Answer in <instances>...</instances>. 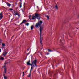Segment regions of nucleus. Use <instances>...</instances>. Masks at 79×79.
I'll return each mask as SVG.
<instances>
[{
	"mask_svg": "<svg viewBox=\"0 0 79 79\" xmlns=\"http://www.w3.org/2000/svg\"><path fill=\"white\" fill-rule=\"evenodd\" d=\"M42 23V21H38V23H36L35 26L36 27H38L39 28V27H40V41H42L43 40V39L42 37V30L43 29V28L42 27H40L41 26V24Z\"/></svg>",
	"mask_w": 79,
	"mask_h": 79,
	"instance_id": "f257e3e1",
	"label": "nucleus"
},
{
	"mask_svg": "<svg viewBox=\"0 0 79 79\" xmlns=\"http://www.w3.org/2000/svg\"><path fill=\"white\" fill-rule=\"evenodd\" d=\"M27 65L31 66L33 67L34 66V65H35V66H37V60H34L32 62V64H30V60H29L28 62H27Z\"/></svg>",
	"mask_w": 79,
	"mask_h": 79,
	"instance_id": "f03ea898",
	"label": "nucleus"
},
{
	"mask_svg": "<svg viewBox=\"0 0 79 79\" xmlns=\"http://www.w3.org/2000/svg\"><path fill=\"white\" fill-rule=\"evenodd\" d=\"M35 16L38 19H40V15L38 14L35 13Z\"/></svg>",
	"mask_w": 79,
	"mask_h": 79,
	"instance_id": "7ed1b4c3",
	"label": "nucleus"
},
{
	"mask_svg": "<svg viewBox=\"0 0 79 79\" xmlns=\"http://www.w3.org/2000/svg\"><path fill=\"white\" fill-rule=\"evenodd\" d=\"M3 13L2 12H1L0 14V19H2L3 18Z\"/></svg>",
	"mask_w": 79,
	"mask_h": 79,
	"instance_id": "20e7f679",
	"label": "nucleus"
},
{
	"mask_svg": "<svg viewBox=\"0 0 79 79\" xmlns=\"http://www.w3.org/2000/svg\"><path fill=\"white\" fill-rule=\"evenodd\" d=\"M26 21H27L26 20H23L22 22L20 24L21 25V24H23V23H24L26 22Z\"/></svg>",
	"mask_w": 79,
	"mask_h": 79,
	"instance_id": "39448f33",
	"label": "nucleus"
},
{
	"mask_svg": "<svg viewBox=\"0 0 79 79\" xmlns=\"http://www.w3.org/2000/svg\"><path fill=\"white\" fill-rule=\"evenodd\" d=\"M6 71H7V69L6 68H4V73H6Z\"/></svg>",
	"mask_w": 79,
	"mask_h": 79,
	"instance_id": "423d86ee",
	"label": "nucleus"
},
{
	"mask_svg": "<svg viewBox=\"0 0 79 79\" xmlns=\"http://www.w3.org/2000/svg\"><path fill=\"white\" fill-rule=\"evenodd\" d=\"M55 8L57 10H58V5H57V4H56L55 6Z\"/></svg>",
	"mask_w": 79,
	"mask_h": 79,
	"instance_id": "0eeeda50",
	"label": "nucleus"
},
{
	"mask_svg": "<svg viewBox=\"0 0 79 79\" xmlns=\"http://www.w3.org/2000/svg\"><path fill=\"white\" fill-rule=\"evenodd\" d=\"M7 5L8 6H9V7H10V6H11V4L8 3V2H7Z\"/></svg>",
	"mask_w": 79,
	"mask_h": 79,
	"instance_id": "6e6552de",
	"label": "nucleus"
},
{
	"mask_svg": "<svg viewBox=\"0 0 79 79\" xmlns=\"http://www.w3.org/2000/svg\"><path fill=\"white\" fill-rule=\"evenodd\" d=\"M7 54V52H6V51H5V52L3 53V55L4 56H5V55H6Z\"/></svg>",
	"mask_w": 79,
	"mask_h": 79,
	"instance_id": "1a4fd4ad",
	"label": "nucleus"
},
{
	"mask_svg": "<svg viewBox=\"0 0 79 79\" xmlns=\"http://www.w3.org/2000/svg\"><path fill=\"white\" fill-rule=\"evenodd\" d=\"M36 18V17L35 16H32V18L31 19H35Z\"/></svg>",
	"mask_w": 79,
	"mask_h": 79,
	"instance_id": "9d476101",
	"label": "nucleus"
},
{
	"mask_svg": "<svg viewBox=\"0 0 79 79\" xmlns=\"http://www.w3.org/2000/svg\"><path fill=\"white\" fill-rule=\"evenodd\" d=\"M4 78V79H7V77L5 76V74H3Z\"/></svg>",
	"mask_w": 79,
	"mask_h": 79,
	"instance_id": "9b49d317",
	"label": "nucleus"
},
{
	"mask_svg": "<svg viewBox=\"0 0 79 79\" xmlns=\"http://www.w3.org/2000/svg\"><path fill=\"white\" fill-rule=\"evenodd\" d=\"M16 15H18L19 16V17L20 16H19V14H18V13H16V14H15V15L16 16Z\"/></svg>",
	"mask_w": 79,
	"mask_h": 79,
	"instance_id": "f8f14e48",
	"label": "nucleus"
},
{
	"mask_svg": "<svg viewBox=\"0 0 79 79\" xmlns=\"http://www.w3.org/2000/svg\"><path fill=\"white\" fill-rule=\"evenodd\" d=\"M31 30H32L34 29V25H32L31 27Z\"/></svg>",
	"mask_w": 79,
	"mask_h": 79,
	"instance_id": "ddd939ff",
	"label": "nucleus"
},
{
	"mask_svg": "<svg viewBox=\"0 0 79 79\" xmlns=\"http://www.w3.org/2000/svg\"><path fill=\"white\" fill-rule=\"evenodd\" d=\"M2 45L3 46H5V43H2Z\"/></svg>",
	"mask_w": 79,
	"mask_h": 79,
	"instance_id": "4468645a",
	"label": "nucleus"
},
{
	"mask_svg": "<svg viewBox=\"0 0 79 79\" xmlns=\"http://www.w3.org/2000/svg\"><path fill=\"white\" fill-rule=\"evenodd\" d=\"M4 60V58H3V57H1L0 58V60Z\"/></svg>",
	"mask_w": 79,
	"mask_h": 79,
	"instance_id": "2eb2a0df",
	"label": "nucleus"
},
{
	"mask_svg": "<svg viewBox=\"0 0 79 79\" xmlns=\"http://www.w3.org/2000/svg\"><path fill=\"white\" fill-rule=\"evenodd\" d=\"M32 69H33V68H32V67H31V69L30 71V73H31V71H32Z\"/></svg>",
	"mask_w": 79,
	"mask_h": 79,
	"instance_id": "dca6fc26",
	"label": "nucleus"
},
{
	"mask_svg": "<svg viewBox=\"0 0 79 79\" xmlns=\"http://www.w3.org/2000/svg\"><path fill=\"white\" fill-rule=\"evenodd\" d=\"M40 43L41 44V45L42 47V46H43V45H42V41H40Z\"/></svg>",
	"mask_w": 79,
	"mask_h": 79,
	"instance_id": "f3484780",
	"label": "nucleus"
},
{
	"mask_svg": "<svg viewBox=\"0 0 79 79\" xmlns=\"http://www.w3.org/2000/svg\"><path fill=\"white\" fill-rule=\"evenodd\" d=\"M48 50L49 51V52H53V50H51L49 49H48Z\"/></svg>",
	"mask_w": 79,
	"mask_h": 79,
	"instance_id": "a211bd4d",
	"label": "nucleus"
},
{
	"mask_svg": "<svg viewBox=\"0 0 79 79\" xmlns=\"http://www.w3.org/2000/svg\"><path fill=\"white\" fill-rule=\"evenodd\" d=\"M16 13L17 12H16V11H14V15H15L16 14Z\"/></svg>",
	"mask_w": 79,
	"mask_h": 79,
	"instance_id": "6ab92c4d",
	"label": "nucleus"
},
{
	"mask_svg": "<svg viewBox=\"0 0 79 79\" xmlns=\"http://www.w3.org/2000/svg\"><path fill=\"white\" fill-rule=\"evenodd\" d=\"M31 72H30V73L29 75L28 76V77H30L31 75Z\"/></svg>",
	"mask_w": 79,
	"mask_h": 79,
	"instance_id": "aec40b11",
	"label": "nucleus"
},
{
	"mask_svg": "<svg viewBox=\"0 0 79 79\" xmlns=\"http://www.w3.org/2000/svg\"><path fill=\"white\" fill-rule=\"evenodd\" d=\"M7 63H7V62H5V63L4 64V65H6V64H7Z\"/></svg>",
	"mask_w": 79,
	"mask_h": 79,
	"instance_id": "412c9836",
	"label": "nucleus"
},
{
	"mask_svg": "<svg viewBox=\"0 0 79 79\" xmlns=\"http://www.w3.org/2000/svg\"><path fill=\"white\" fill-rule=\"evenodd\" d=\"M27 26H29V23H27L26 24Z\"/></svg>",
	"mask_w": 79,
	"mask_h": 79,
	"instance_id": "4be33fe9",
	"label": "nucleus"
},
{
	"mask_svg": "<svg viewBox=\"0 0 79 79\" xmlns=\"http://www.w3.org/2000/svg\"><path fill=\"white\" fill-rule=\"evenodd\" d=\"M30 52H31V51H30L28 53H27V55H29V53H30Z\"/></svg>",
	"mask_w": 79,
	"mask_h": 79,
	"instance_id": "5701e85b",
	"label": "nucleus"
},
{
	"mask_svg": "<svg viewBox=\"0 0 79 79\" xmlns=\"http://www.w3.org/2000/svg\"><path fill=\"white\" fill-rule=\"evenodd\" d=\"M47 18H48V19H49V16H47Z\"/></svg>",
	"mask_w": 79,
	"mask_h": 79,
	"instance_id": "b1692460",
	"label": "nucleus"
},
{
	"mask_svg": "<svg viewBox=\"0 0 79 79\" xmlns=\"http://www.w3.org/2000/svg\"><path fill=\"white\" fill-rule=\"evenodd\" d=\"M24 72H23V75H22V76H24Z\"/></svg>",
	"mask_w": 79,
	"mask_h": 79,
	"instance_id": "393cba45",
	"label": "nucleus"
},
{
	"mask_svg": "<svg viewBox=\"0 0 79 79\" xmlns=\"http://www.w3.org/2000/svg\"><path fill=\"white\" fill-rule=\"evenodd\" d=\"M9 10H13V9H10Z\"/></svg>",
	"mask_w": 79,
	"mask_h": 79,
	"instance_id": "a878e982",
	"label": "nucleus"
},
{
	"mask_svg": "<svg viewBox=\"0 0 79 79\" xmlns=\"http://www.w3.org/2000/svg\"><path fill=\"white\" fill-rule=\"evenodd\" d=\"M20 8H21V3L20 4Z\"/></svg>",
	"mask_w": 79,
	"mask_h": 79,
	"instance_id": "bb28decb",
	"label": "nucleus"
},
{
	"mask_svg": "<svg viewBox=\"0 0 79 79\" xmlns=\"http://www.w3.org/2000/svg\"><path fill=\"white\" fill-rule=\"evenodd\" d=\"M5 68V66H2V68Z\"/></svg>",
	"mask_w": 79,
	"mask_h": 79,
	"instance_id": "cd10ccee",
	"label": "nucleus"
},
{
	"mask_svg": "<svg viewBox=\"0 0 79 79\" xmlns=\"http://www.w3.org/2000/svg\"><path fill=\"white\" fill-rule=\"evenodd\" d=\"M29 18H31V15H29Z\"/></svg>",
	"mask_w": 79,
	"mask_h": 79,
	"instance_id": "c85d7f7f",
	"label": "nucleus"
},
{
	"mask_svg": "<svg viewBox=\"0 0 79 79\" xmlns=\"http://www.w3.org/2000/svg\"><path fill=\"white\" fill-rule=\"evenodd\" d=\"M3 48H4V47H2V49H3Z\"/></svg>",
	"mask_w": 79,
	"mask_h": 79,
	"instance_id": "c756f323",
	"label": "nucleus"
},
{
	"mask_svg": "<svg viewBox=\"0 0 79 79\" xmlns=\"http://www.w3.org/2000/svg\"><path fill=\"white\" fill-rule=\"evenodd\" d=\"M4 67L5 68V67H6V65H5L4 66Z\"/></svg>",
	"mask_w": 79,
	"mask_h": 79,
	"instance_id": "7c9ffc66",
	"label": "nucleus"
},
{
	"mask_svg": "<svg viewBox=\"0 0 79 79\" xmlns=\"http://www.w3.org/2000/svg\"><path fill=\"white\" fill-rule=\"evenodd\" d=\"M47 55H49V53H48L47 54Z\"/></svg>",
	"mask_w": 79,
	"mask_h": 79,
	"instance_id": "2f4dec72",
	"label": "nucleus"
},
{
	"mask_svg": "<svg viewBox=\"0 0 79 79\" xmlns=\"http://www.w3.org/2000/svg\"><path fill=\"white\" fill-rule=\"evenodd\" d=\"M23 12H24V11L23 10H22Z\"/></svg>",
	"mask_w": 79,
	"mask_h": 79,
	"instance_id": "473e14b6",
	"label": "nucleus"
},
{
	"mask_svg": "<svg viewBox=\"0 0 79 79\" xmlns=\"http://www.w3.org/2000/svg\"><path fill=\"white\" fill-rule=\"evenodd\" d=\"M0 52H1V49H0Z\"/></svg>",
	"mask_w": 79,
	"mask_h": 79,
	"instance_id": "72a5a7b5",
	"label": "nucleus"
},
{
	"mask_svg": "<svg viewBox=\"0 0 79 79\" xmlns=\"http://www.w3.org/2000/svg\"><path fill=\"white\" fill-rule=\"evenodd\" d=\"M27 50H29V49H28L27 50Z\"/></svg>",
	"mask_w": 79,
	"mask_h": 79,
	"instance_id": "f704fd0d",
	"label": "nucleus"
},
{
	"mask_svg": "<svg viewBox=\"0 0 79 79\" xmlns=\"http://www.w3.org/2000/svg\"><path fill=\"white\" fill-rule=\"evenodd\" d=\"M20 2H21V0H20Z\"/></svg>",
	"mask_w": 79,
	"mask_h": 79,
	"instance_id": "c9c22d12",
	"label": "nucleus"
},
{
	"mask_svg": "<svg viewBox=\"0 0 79 79\" xmlns=\"http://www.w3.org/2000/svg\"><path fill=\"white\" fill-rule=\"evenodd\" d=\"M37 8H38V6H37Z\"/></svg>",
	"mask_w": 79,
	"mask_h": 79,
	"instance_id": "e433bc0d",
	"label": "nucleus"
},
{
	"mask_svg": "<svg viewBox=\"0 0 79 79\" xmlns=\"http://www.w3.org/2000/svg\"><path fill=\"white\" fill-rule=\"evenodd\" d=\"M1 19H0V20Z\"/></svg>",
	"mask_w": 79,
	"mask_h": 79,
	"instance_id": "4c0bfd02",
	"label": "nucleus"
},
{
	"mask_svg": "<svg viewBox=\"0 0 79 79\" xmlns=\"http://www.w3.org/2000/svg\"><path fill=\"white\" fill-rule=\"evenodd\" d=\"M24 4H25V3H24Z\"/></svg>",
	"mask_w": 79,
	"mask_h": 79,
	"instance_id": "58836bf2",
	"label": "nucleus"
}]
</instances>
